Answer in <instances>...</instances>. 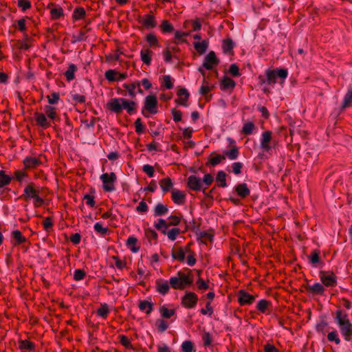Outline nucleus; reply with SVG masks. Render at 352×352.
Wrapping results in <instances>:
<instances>
[{"instance_id":"obj_1","label":"nucleus","mask_w":352,"mask_h":352,"mask_svg":"<svg viewBox=\"0 0 352 352\" xmlns=\"http://www.w3.org/2000/svg\"><path fill=\"white\" fill-rule=\"evenodd\" d=\"M335 321L339 327L340 331L344 340L349 341L352 336V323L349 319L348 315L342 310H337Z\"/></svg>"},{"instance_id":"obj_2","label":"nucleus","mask_w":352,"mask_h":352,"mask_svg":"<svg viewBox=\"0 0 352 352\" xmlns=\"http://www.w3.org/2000/svg\"><path fill=\"white\" fill-rule=\"evenodd\" d=\"M192 282V276L190 274H184L182 272H178L176 276H172L169 279L170 285L175 289H184L190 286Z\"/></svg>"},{"instance_id":"obj_3","label":"nucleus","mask_w":352,"mask_h":352,"mask_svg":"<svg viewBox=\"0 0 352 352\" xmlns=\"http://www.w3.org/2000/svg\"><path fill=\"white\" fill-rule=\"evenodd\" d=\"M157 113V99L155 95H148L145 98L144 106L142 113L145 117H148L149 113L155 114Z\"/></svg>"},{"instance_id":"obj_4","label":"nucleus","mask_w":352,"mask_h":352,"mask_svg":"<svg viewBox=\"0 0 352 352\" xmlns=\"http://www.w3.org/2000/svg\"><path fill=\"white\" fill-rule=\"evenodd\" d=\"M100 178L102 182L103 190L105 192H112L116 190L114 184L116 182L117 177L114 173H104L101 175Z\"/></svg>"},{"instance_id":"obj_5","label":"nucleus","mask_w":352,"mask_h":352,"mask_svg":"<svg viewBox=\"0 0 352 352\" xmlns=\"http://www.w3.org/2000/svg\"><path fill=\"white\" fill-rule=\"evenodd\" d=\"M288 72L286 69H267L266 70L267 82L268 85H274L276 82V78L278 77L285 80L287 76Z\"/></svg>"},{"instance_id":"obj_6","label":"nucleus","mask_w":352,"mask_h":352,"mask_svg":"<svg viewBox=\"0 0 352 352\" xmlns=\"http://www.w3.org/2000/svg\"><path fill=\"white\" fill-rule=\"evenodd\" d=\"M319 276L324 287H333L337 285V277L333 272L320 271Z\"/></svg>"},{"instance_id":"obj_7","label":"nucleus","mask_w":352,"mask_h":352,"mask_svg":"<svg viewBox=\"0 0 352 352\" xmlns=\"http://www.w3.org/2000/svg\"><path fill=\"white\" fill-rule=\"evenodd\" d=\"M198 301L197 295L192 292H188L182 298V305L187 309L194 308Z\"/></svg>"},{"instance_id":"obj_8","label":"nucleus","mask_w":352,"mask_h":352,"mask_svg":"<svg viewBox=\"0 0 352 352\" xmlns=\"http://www.w3.org/2000/svg\"><path fill=\"white\" fill-rule=\"evenodd\" d=\"M276 142L271 135V133H263L261 140V146L263 151L269 152L272 147L275 146Z\"/></svg>"},{"instance_id":"obj_9","label":"nucleus","mask_w":352,"mask_h":352,"mask_svg":"<svg viewBox=\"0 0 352 352\" xmlns=\"http://www.w3.org/2000/svg\"><path fill=\"white\" fill-rule=\"evenodd\" d=\"M219 60L217 58L215 52L210 51L205 57L203 67L208 70H212L213 67L219 65Z\"/></svg>"},{"instance_id":"obj_10","label":"nucleus","mask_w":352,"mask_h":352,"mask_svg":"<svg viewBox=\"0 0 352 352\" xmlns=\"http://www.w3.org/2000/svg\"><path fill=\"white\" fill-rule=\"evenodd\" d=\"M37 195H39V188L36 187L34 183H30L25 187L21 197L25 200H28L34 198Z\"/></svg>"},{"instance_id":"obj_11","label":"nucleus","mask_w":352,"mask_h":352,"mask_svg":"<svg viewBox=\"0 0 352 352\" xmlns=\"http://www.w3.org/2000/svg\"><path fill=\"white\" fill-rule=\"evenodd\" d=\"M187 186L189 189L195 191H199L204 189L201 179L194 175L188 177Z\"/></svg>"},{"instance_id":"obj_12","label":"nucleus","mask_w":352,"mask_h":352,"mask_svg":"<svg viewBox=\"0 0 352 352\" xmlns=\"http://www.w3.org/2000/svg\"><path fill=\"white\" fill-rule=\"evenodd\" d=\"M306 289L312 296H323L325 292V288L322 283H315L313 285L309 284L306 286Z\"/></svg>"},{"instance_id":"obj_13","label":"nucleus","mask_w":352,"mask_h":352,"mask_svg":"<svg viewBox=\"0 0 352 352\" xmlns=\"http://www.w3.org/2000/svg\"><path fill=\"white\" fill-rule=\"evenodd\" d=\"M178 98L175 99V103L184 107L188 106L190 94L186 88H179L177 91Z\"/></svg>"},{"instance_id":"obj_14","label":"nucleus","mask_w":352,"mask_h":352,"mask_svg":"<svg viewBox=\"0 0 352 352\" xmlns=\"http://www.w3.org/2000/svg\"><path fill=\"white\" fill-rule=\"evenodd\" d=\"M105 78L109 82H116L127 78L126 72L119 73L113 69H109L104 74Z\"/></svg>"},{"instance_id":"obj_15","label":"nucleus","mask_w":352,"mask_h":352,"mask_svg":"<svg viewBox=\"0 0 352 352\" xmlns=\"http://www.w3.org/2000/svg\"><path fill=\"white\" fill-rule=\"evenodd\" d=\"M255 297L244 290H240L238 294V301L241 306L251 305L254 302Z\"/></svg>"},{"instance_id":"obj_16","label":"nucleus","mask_w":352,"mask_h":352,"mask_svg":"<svg viewBox=\"0 0 352 352\" xmlns=\"http://www.w3.org/2000/svg\"><path fill=\"white\" fill-rule=\"evenodd\" d=\"M122 100L123 98H111L107 104V109L116 113H121L122 111Z\"/></svg>"},{"instance_id":"obj_17","label":"nucleus","mask_w":352,"mask_h":352,"mask_svg":"<svg viewBox=\"0 0 352 352\" xmlns=\"http://www.w3.org/2000/svg\"><path fill=\"white\" fill-rule=\"evenodd\" d=\"M186 193L184 191L173 188L171 190V198L177 205H182L186 201Z\"/></svg>"},{"instance_id":"obj_18","label":"nucleus","mask_w":352,"mask_h":352,"mask_svg":"<svg viewBox=\"0 0 352 352\" xmlns=\"http://www.w3.org/2000/svg\"><path fill=\"white\" fill-rule=\"evenodd\" d=\"M26 241L27 238L24 236L19 230H14L11 232L10 242L14 246L19 245Z\"/></svg>"},{"instance_id":"obj_19","label":"nucleus","mask_w":352,"mask_h":352,"mask_svg":"<svg viewBox=\"0 0 352 352\" xmlns=\"http://www.w3.org/2000/svg\"><path fill=\"white\" fill-rule=\"evenodd\" d=\"M34 120L36 125L45 129L51 125L50 121H47V116L43 113H34Z\"/></svg>"},{"instance_id":"obj_20","label":"nucleus","mask_w":352,"mask_h":352,"mask_svg":"<svg viewBox=\"0 0 352 352\" xmlns=\"http://www.w3.org/2000/svg\"><path fill=\"white\" fill-rule=\"evenodd\" d=\"M236 86V82L232 78L228 77L227 76H224L219 83L220 89L222 91L226 90H233Z\"/></svg>"},{"instance_id":"obj_21","label":"nucleus","mask_w":352,"mask_h":352,"mask_svg":"<svg viewBox=\"0 0 352 352\" xmlns=\"http://www.w3.org/2000/svg\"><path fill=\"white\" fill-rule=\"evenodd\" d=\"M167 280L163 279L156 280V291L162 295H165L169 292L170 285Z\"/></svg>"},{"instance_id":"obj_22","label":"nucleus","mask_w":352,"mask_h":352,"mask_svg":"<svg viewBox=\"0 0 352 352\" xmlns=\"http://www.w3.org/2000/svg\"><path fill=\"white\" fill-rule=\"evenodd\" d=\"M23 164L26 169L35 168L41 164V160L39 157H26L23 160Z\"/></svg>"},{"instance_id":"obj_23","label":"nucleus","mask_w":352,"mask_h":352,"mask_svg":"<svg viewBox=\"0 0 352 352\" xmlns=\"http://www.w3.org/2000/svg\"><path fill=\"white\" fill-rule=\"evenodd\" d=\"M272 303L270 301L262 299L257 302L256 308L258 314H266L270 311Z\"/></svg>"},{"instance_id":"obj_24","label":"nucleus","mask_w":352,"mask_h":352,"mask_svg":"<svg viewBox=\"0 0 352 352\" xmlns=\"http://www.w3.org/2000/svg\"><path fill=\"white\" fill-rule=\"evenodd\" d=\"M19 349L21 352H32L35 349V344L28 340H21L19 342Z\"/></svg>"},{"instance_id":"obj_25","label":"nucleus","mask_w":352,"mask_h":352,"mask_svg":"<svg viewBox=\"0 0 352 352\" xmlns=\"http://www.w3.org/2000/svg\"><path fill=\"white\" fill-rule=\"evenodd\" d=\"M186 252H190V249L188 248H186L185 250L182 248L173 249L172 250V256L175 260L184 262L185 261Z\"/></svg>"},{"instance_id":"obj_26","label":"nucleus","mask_w":352,"mask_h":352,"mask_svg":"<svg viewBox=\"0 0 352 352\" xmlns=\"http://www.w3.org/2000/svg\"><path fill=\"white\" fill-rule=\"evenodd\" d=\"M234 43L233 41L230 38H226L223 40L222 43V50L224 54H227L229 55L234 54Z\"/></svg>"},{"instance_id":"obj_27","label":"nucleus","mask_w":352,"mask_h":352,"mask_svg":"<svg viewBox=\"0 0 352 352\" xmlns=\"http://www.w3.org/2000/svg\"><path fill=\"white\" fill-rule=\"evenodd\" d=\"M44 111H45L44 114L48 118H50L51 120H52V122L54 123L56 120H58L56 107H52L50 105H47L45 107Z\"/></svg>"},{"instance_id":"obj_28","label":"nucleus","mask_w":352,"mask_h":352,"mask_svg":"<svg viewBox=\"0 0 352 352\" xmlns=\"http://www.w3.org/2000/svg\"><path fill=\"white\" fill-rule=\"evenodd\" d=\"M142 25L147 29L154 28L157 25L155 17L153 14H146L142 21Z\"/></svg>"},{"instance_id":"obj_29","label":"nucleus","mask_w":352,"mask_h":352,"mask_svg":"<svg viewBox=\"0 0 352 352\" xmlns=\"http://www.w3.org/2000/svg\"><path fill=\"white\" fill-rule=\"evenodd\" d=\"M160 186L161 187L164 192H167L169 190H172L173 186V182L169 177H166L160 181Z\"/></svg>"},{"instance_id":"obj_30","label":"nucleus","mask_w":352,"mask_h":352,"mask_svg":"<svg viewBox=\"0 0 352 352\" xmlns=\"http://www.w3.org/2000/svg\"><path fill=\"white\" fill-rule=\"evenodd\" d=\"M235 190L237 195L241 198L246 197L250 193V191L248 188L247 184L244 183L237 185L235 188Z\"/></svg>"},{"instance_id":"obj_31","label":"nucleus","mask_w":352,"mask_h":352,"mask_svg":"<svg viewBox=\"0 0 352 352\" xmlns=\"http://www.w3.org/2000/svg\"><path fill=\"white\" fill-rule=\"evenodd\" d=\"M320 251L318 249H315L312 250L311 254L308 256L309 263L312 265V266L317 267L320 262Z\"/></svg>"},{"instance_id":"obj_32","label":"nucleus","mask_w":352,"mask_h":352,"mask_svg":"<svg viewBox=\"0 0 352 352\" xmlns=\"http://www.w3.org/2000/svg\"><path fill=\"white\" fill-rule=\"evenodd\" d=\"M182 232L179 228H173L170 230H164L163 234L166 235L168 239L172 241H174L177 236Z\"/></svg>"},{"instance_id":"obj_33","label":"nucleus","mask_w":352,"mask_h":352,"mask_svg":"<svg viewBox=\"0 0 352 352\" xmlns=\"http://www.w3.org/2000/svg\"><path fill=\"white\" fill-rule=\"evenodd\" d=\"M25 18H22L19 20H18L16 21V25H14V26L15 27V28H17L20 32H21L22 33H23L24 34V40L25 41H28L30 39L28 35L25 33V32L27 31V27H26V23H25Z\"/></svg>"},{"instance_id":"obj_34","label":"nucleus","mask_w":352,"mask_h":352,"mask_svg":"<svg viewBox=\"0 0 352 352\" xmlns=\"http://www.w3.org/2000/svg\"><path fill=\"white\" fill-rule=\"evenodd\" d=\"M138 307L142 311H144L146 314H150L153 309V304L148 300H141Z\"/></svg>"},{"instance_id":"obj_35","label":"nucleus","mask_w":352,"mask_h":352,"mask_svg":"<svg viewBox=\"0 0 352 352\" xmlns=\"http://www.w3.org/2000/svg\"><path fill=\"white\" fill-rule=\"evenodd\" d=\"M168 212V208L166 205L158 203L156 204L154 208V216L160 217L165 215Z\"/></svg>"},{"instance_id":"obj_36","label":"nucleus","mask_w":352,"mask_h":352,"mask_svg":"<svg viewBox=\"0 0 352 352\" xmlns=\"http://www.w3.org/2000/svg\"><path fill=\"white\" fill-rule=\"evenodd\" d=\"M153 52L150 49L142 50L140 56L142 62L147 65H150L151 63V56Z\"/></svg>"},{"instance_id":"obj_37","label":"nucleus","mask_w":352,"mask_h":352,"mask_svg":"<svg viewBox=\"0 0 352 352\" xmlns=\"http://www.w3.org/2000/svg\"><path fill=\"white\" fill-rule=\"evenodd\" d=\"M352 106V88L349 89L346 94L344 96L342 104L341 106V109L344 110L346 108L350 107Z\"/></svg>"},{"instance_id":"obj_38","label":"nucleus","mask_w":352,"mask_h":352,"mask_svg":"<svg viewBox=\"0 0 352 352\" xmlns=\"http://www.w3.org/2000/svg\"><path fill=\"white\" fill-rule=\"evenodd\" d=\"M122 109H126L128 113L130 115L133 114L135 111L136 103L133 101H128L127 100L123 98L122 100Z\"/></svg>"},{"instance_id":"obj_39","label":"nucleus","mask_w":352,"mask_h":352,"mask_svg":"<svg viewBox=\"0 0 352 352\" xmlns=\"http://www.w3.org/2000/svg\"><path fill=\"white\" fill-rule=\"evenodd\" d=\"M86 16V12L83 7H77L74 9L72 18L74 21L82 19Z\"/></svg>"},{"instance_id":"obj_40","label":"nucleus","mask_w":352,"mask_h":352,"mask_svg":"<svg viewBox=\"0 0 352 352\" xmlns=\"http://www.w3.org/2000/svg\"><path fill=\"white\" fill-rule=\"evenodd\" d=\"M208 42L206 40H204L201 42L194 43V47L199 54H204L208 48Z\"/></svg>"},{"instance_id":"obj_41","label":"nucleus","mask_w":352,"mask_h":352,"mask_svg":"<svg viewBox=\"0 0 352 352\" xmlns=\"http://www.w3.org/2000/svg\"><path fill=\"white\" fill-rule=\"evenodd\" d=\"M77 71V67L74 64H70L67 70L65 72V76L67 81H71L75 78V72Z\"/></svg>"},{"instance_id":"obj_42","label":"nucleus","mask_w":352,"mask_h":352,"mask_svg":"<svg viewBox=\"0 0 352 352\" xmlns=\"http://www.w3.org/2000/svg\"><path fill=\"white\" fill-rule=\"evenodd\" d=\"M50 15L52 20L59 19L60 17L64 16L63 9L60 6L52 8L50 10Z\"/></svg>"},{"instance_id":"obj_43","label":"nucleus","mask_w":352,"mask_h":352,"mask_svg":"<svg viewBox=\"0 0 352 352\" xmlns=\"http://www.w3.org/2000/svg\"><path fill=\"white\" fill-rule=\"evenodd\" d=\"M145 235L150 243H155L157 241L158 235L157 233L151 228H147L145 230Z\"/></svg>"},{"instance_id":"obj_44","label":"nucleus","mask_w":352,"mask_h":352,"mask_svg":"<svg viewBox=\"0 0 352 352\" xmlns=\"http://www.w3.org/2000/svg\"><path fill=\"white\" fill-rule=\"evenodd\" d=\"M160 27L163 33H170L174 30L173 25L168 20H163Z\"/></svg>"},{"instance_id":"obj_45","label":"nucleus","mask_w":352,"mask_h":352,"mask_svg":"<svg viewBox=\"0 0 352 352\" xmlns=\"http://www.w3.org/2000/svg\"><path fill=\"white\" fill-rule=\"evenodd\" d=\"M11 180L12 178L4 170H0V188L8 185Z\"/></svg>"},{"instance_id":"obj_46","label":"nucleus","mask_w":352,"mask_h":352,"mask_svg":"<svg viewBox=\"0 0 352 352\" xmlns=\"http://www.w3.org/2000/svg\"><path fill=\"white\" fill-rule=\"evenodd\" d=\"M190 35V32H182V31H176L175 33V43L178 44L179 42L181 43H187V40L184 38L183 37L187 36Z\"/></svg>"},{"instance_id":"obj_47","label":"nucleus","mask_w":352,"mask_h":352,"mask_svg":"<svg viewBox=\"0 0 352 352\" xmlns=\"http://www.w3.org/2000/svg\"><path fill=\"white\" fill-rule=\"evenodd\" d=\"M182 352H195L194 344L190 340H186L181 345Z\"/></svg>"},{"instance_id":"obj_48","label":"nucleus","mask_w":352,"mask_h":352,"mask_svg":"<svg viewBox=\"0 0 352 352\" xmlns=\"http://www.w3.org/2000/svg\"><path fill=\"white\" fill-rule=\"evenodd\" d=\"M161 316L164 318H170L175 315V311L174 309H168L165 305L162 306L160 309Z\"/></svg>"},{"instance_id":"obj_49","label":"nucleus","mask_w":352,"mask_h":352,"mask_svg":"<svg viewBox=\"0 0 352 352\" xmlns=\"http://www.w3.org/2000/svg\"><path fill=\"white\" fill-rule=\"evenodd\" d=\"M146 41L148 42L151 47H158L159 41L157 36L153 34H148L145 37Z\"/></svg>"},{"instance_id":"obj_50","label":"nucleus","mask_w":352,"mask_h":352,"mask_svg":"<svg viewBox=\"0 0 352 352\" xmlns=\"http://www.w3.org/2000/svg\"><path fill=\"white\" fill-rule=\"evenodd\" d=\"M154 226L157 230L161 231L162 234L164 230H167L168 228L167 221L163 219H159L157 221L155 222Z\"/></svg>"},{"instance_id":"obj_51","label":"nucleus","mask_w":352,"mask_h":352,"mask_svg":"<svg viewBox=\"0 0 352 352\" xmlns=\"http://www.w3.org/2000/svg\"><path fill=\"white\" fill-rule=\"evenodd\" d=\"M226 157L224 155H216L214 156H211L209 160V163L212 166H215L220 164L221 162L225 160Z\"/></svg>"},{"instance_id":"obj_52","label":"nucleus","mask_w":352,"mask_h":352,"mask_svg":"<svg viewBox=\"0 0 352 352\" xmlns=\"http://www.w3.org/2000/svg\"><path fill=\"white\" fill-rule=\"evenodd\" d=\"M109 311V306L107 304H103L98 309L97 314L103 318H106Z\"/></svg>"},{"instance_id":"obj_53","label":"nucleus","mask_w":352,"mask_h":352,"mask_svg":"<svg viewBox=\"0 0 352 352\" xmlns=\"http://www.w3.org/2000/svg\"><path fill=\"white\" fill-rule=\"evenodd\" d=\"M137 239L134 236H130L128 238L126 241V245L129 248H130L131 250L133 252H137L138 251V248L135 247L137 243Z\"/></svg>"},{"instance_id":"obj_54","label":"nucleus","mask_w":352,"mask_h":352,"mask_svg":"<svg viewBox=\"0 0 352 352\" xmlns=\"http://www.w3.org/2000/svg\"><path fill=\"white\" fill-rule=\"evenodd\" d=\"M94 228L97 233L102 236L106 235L109 232V229L107 228L103 227L102 223L100 222L96 223L94 224Z\"/></svg>"},{"instance_id":"obj_55","label":"nucleus","mask_w":352,"mask_h":352,"mask_svg":"<svg viewBox=\"0 0 352 352\" xmlns=\"http://www.w3.org/2000/svg\"><path fill=\"white\" fill-rule=\"evenodd\" d=\"M180 222H181L180 217H178L176 215H170L168 218V221H167L168 228L170 226H176L179 225L180 223Z\"/></svg>"},{"instance_id":"obj_56","label":"nucleus","mask_w":352,"mask_h":352,"mask_svg":"<svg viewBox=\"0 0 352 352\" xmlns=\"http://www.w3.org/2000/svg\"><path fill=\"white\" fill-rule=\"evenodd\" d=\"M214 181V177L210 173L205 174L203 178L202 185H205L206 187L204 188L203 190L204 191Z\"/></svg>"},{"instance_id":"obj_57","label":"nucleus","mask_w":352,"mask_h":352,"mask_svg":"<svg viewBox=\"0 0 352 352\" xmlns=\"http://www.w3.org/2000/svg\"><path fill=\"white\" fill-rule=\"evenodd\" d=\"M226 175L223 171H219L217 175V181L220 182L221 187H226L227 186L226 181Z\"/></svg>"},{"instance_id":"obj_58","label":"nucleus","mask_w":352,"mask_h":352,"mask_svg":"<svg viewBox=\"0 0 352 352\" xmlns=\"http://www.w3.org/2000/svg\"><path fill=\"white\" fill-rule=\"evenodd\" d=\"M202 340L206 347L210 346L212 342V338L210 333L204 332L202 335Z\"/></svg>"},{"instance_id":"obj_59","label":"nucleus","mask_w":352,"mask_h":352,"mask_svg":"<svg viewBox=\"0 0 352 352\" xmlns=\"http://www.w3.org/2000/svg\"><path fill=\"white\" fill-rule=\"evenodd\" d=\"M120 342L122 346L127 349H131L133 347L130 340L124 335H120L119 336Z\"/></svg>"},{"instance_id":"obj_60","label":"nucleus","mask_w":352,"mask_h":352,"mask_svg":"<svg viewBox=\"0 0 352 352\" xmlns=\"http://www.w3.org/2000/svg\"><path fill=\"white\" fill-rule=\"evenodd\" d=\"M18 6L21 8L23 12H25L31 8L32 3L29 0H18Z\"/></svg>"},{"instance_id":"obj_61","label":"nucleus","mask_w":352,"mask_h":352,"mask_svg":"<svg viewBox=\"0 0 352 352\" xmlns=\"http://www.w3.org/2000/svg\"><path fill=\"white\" fill-rule=\"evenodd\" d=\"M327 339L330 342H335L336 344H339L340 343V339L336 331L329 332L327 335Z\"/></svg>"},{"instance_id":"obj_62","label":"nucleus","mask_w":352,"mask_h":352,"mask_svg":"<svg viewBox=\"0 0 352 352\" xmlns=\"http://www.w3.org/2000/svg\"><path fill=\"white\" fill-rule=\"evenodd\" d=\"M112 259L114 261V265L118 269L122 270L126 267V262L121 260L118 256H113Z\"/></svg>"},{"instance_id":"obj_63","label":"nucleus","mask_w":352,"mask_h":352,"mask_svg":"<svg viewBox=\"0 0 352 352\" xmlns=\"http://www.w3.org/2000/svg\"><path fill=\"white\" fill-rule=\"evenodd\" d=\"M156 326L157 327V329L160 332L165 331L168 329V325L167 322L165 320H162V319H159V320H157Z\"/></svg>"},{"instance_id":"obj_64","label":"nucleus","mask_w":352,"mask_h":352,"mask_svg":"<svg viewBox=\"0 0 352 352\" xmlns=\"http://www.w3.org/2000/svg\"><path fill=\"white\" fill-rule=\"evenodd\" d=\"M229 72L233 77H239L241 76L239 68L235 63H233L230 66Z\"/></svg>"}]
</instances>
